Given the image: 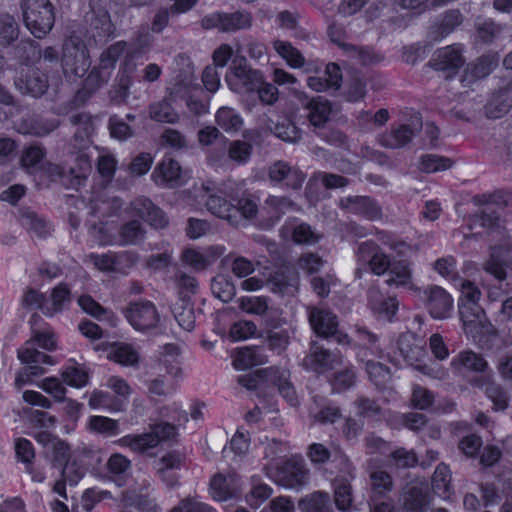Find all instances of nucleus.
<instances>
[{"instance_id":"50","label":"nucleus","mask_w":512,"mask_h":512,"mask_svg":"<svg viewBox=\"0 0 512 512\" xmlns=\"http://www.w3.org/2000/svg\"><path fill=\"white\" fill-rule=\"evenodd\" d=\"M451 472L449 467L441 463L437 466L433 478L432 487L440 497L448 498L450 494Z\"/></svg>"},{"instance_id":"39","label":"nucleus","mask_w":512,"mask_h":512,"mask_svg":"<svg viewBox=\"0 0 512 512\" xmlns=\"http://www.w3.org/2000/svg\"><path fill=\"white\" fill-rule=\"evenodd\" d=\"M250 483L251 488L246 494L245 500L250 507L256 509L270 498L273 489L258 476L251 477Z\"/></svg>"},{"instance_id":"64","label":"nucleus","mask_w":512,"mask_h":512,"mask_svg":"<svg viewBox=\"0 0 512 512\" xmlns=\"http://www.w3.org/2000/svg\"><path fill=\"white\" fill-rule=\"evenodd\" d=\"M251 152L252 146L240 140L232 141L228 148L229 158L239 164L246 163L251 156Z\"/></svg>"},{"instance_id":"46","label":"nucleus","mask_w":512,"mask_h":512,"mask_svg":"<svg viewBox=\"0 0 512 512\" xmlns=\"http://www.w3.org/2000/svg\"><path fill=\"white\" fill-rule=\"evenodd\" d=\"M358 358L360 361L365 362V369L370 380L377 386L385 385L390 379V371L379 362L371 359H366V351L359 352Z\"/></svg>"},{"instance_id":"20","label":"nucleus","mask_w":512,"mask_h":512,"mask_svg":"<svg viewBox=\"0 0 512 512\" xmlns=\"http://www.w3.org/2000/svg\"><path fill=\"white\" fill-rule=\"evenodd\" d=\"M358 260L368 264L376 275L384 274L390 266L388 257L379 251L378 246L371 241L360 244L358 248Z\"/></svg>"},{"instance_id":"25","label":"nucleus","mask_w":512,"mask_h":512,"mask_svg":"<svg viewBox=\"0 0 512 512\" xmlns=\"http://www.w3.org/2000/svg\"><path fill=\"white\" fill-rule=\"evenodd\" d=\"M180 93L177 88L171 89L168 96L149 107L150 118L160 123L174 124L179 121V113L173 106L174 95Z\"/></svg>"},{"instance_id":"48","label":"nucleus","mask_w":512,"mask_h":512,"mask_svg":"<svg viewBox=\"0 0 512 512\" xmlns=\"http://www.w3.org/2000/svg\"><path fill=\"white\" fill-rule=\"evenodd\" d=\"M269 282L274 292H288L296 288L298 277L296 273L289 271L287 268H281L271 276Z\"/></svg>"},{"instance_id":"62","label":"nucleus","mask_w":512,"mask_h":512,"mask_svg":"<svg viewBox=\"0 0 512 512\" xmlns=\"http://www.w3.org/2000/svg\"><path fill=\"white\" fill-rule=\"evenodd\" d=\"M62 377L66 384L76 388L83 387L88 381L87 372L75 365L67 366L62 372Z\"/></svg>"},{"instance_id":"18","label":"nucleus","mask_w":512,"mask_h":512,"mask_svg":"<svg viewBox=\"0 0 512 512\" xmlns=\"http://www.w3.org/2000/svg\"><path fill=\"white\" fill-rule=\"evenodd\" d=\"M308 471L302 460L290 459L277 472V481L285 488H298L306 483Z\"/></svg>"},{"instance_id":"22","label":"nucleus","mask_w":512,"mask_h":512,"mask_svg":"<svg viewBox=\"0 0 512 512\" xmlns=\"http://www.w3.org/2000/svg\"><path fill=\"white\" fill-rule=\"evenodd\" d=\"M56 119H45L39 115H27L16 124L19 133L33 136H46L58 127Z\"/></svg>"},{"instance_id":"34","label":"nucleus","mask_w":512,"mask_h":512,"mask_svg":"<svg viewBox=\"0 0 512 512\" xmlns=\"http://www.w3.org/2000/svg\"><path fill=\"white\" fill-rule=\"evenodd\" d=\"M504 266L512 267V257L507 256L504 249L495 248L492 250L490 258L485 262L483 268L496 279L504 280L506 278Z\"/></svg>"},{"instance_id":"43","label":"nucleus","mask_w":512,"mask_h":512,"mask_svg":"<svg viewBox=\"0 0 512 512\" xmlns=\"http://www.w3.org/2000/svg\"><path fill=\"white\" fill-rule=\"evenodd\" d=\"M215 119L217 125L227 133H235L239 131L244 124L241 115L229 107L219 108Z\"/></svg>"},{"instance_id":"17","label":"nucleus","mask_w":512,"mask_h":512,"mask_svg":"<svg viewBox=\"0 0 512 512\" xmlns=\"http://www.w3.org/2000/svg\"><path fill=\"white\" fill-rule=\"evenodd\" d=\"M225 251V247L221 245L203 249L187 248L182 253V261L195 270H204L217 261Z\"/></svg>"},{"instance_id":"31","label":"nucleus","mask_w":512,"mask_h":512,"mask_svg":"<svg viewBox=\"0 0 512 512\" xmlns=\"http://www.w3.org/2000/svg\"><path fill=\"white\" fill-rule=\"evenodd\" d=\"M70 303L71 292L69 287L64 283H60L53 288L50 299L46 298L42 312L47 316H53L56 313L62 312Z\"/></svg>"},{"instance_id":"3","label":"nucleus","mask_w":512,"mask_h":512,"mask_svg":"<svg viewBox=\"0 0 512 512\" xmlns=\"http://www.w3.org/2000/svg\"><path fill=\"white\" fill-rule=\"evenodd\" d=\"M20 8L26 28L36 38L42 39L52 30L55 11L49 0H21Z\"/></svg>"},{"instance_id":"41","label":"nucleus","mask_w":512,"mask_h":512,"mask_svg":"<svg viewBox=\"0 0 512 512\" xmlns=\"http://www.w3.org/2000/svg\"><path fill=\"white\" fill-rule=\"evenodd\" d=\"M413 136L414 131L408 125H401L389 133L381 135L379 142L384 147L396 149L410 142Z\"/></svg>"},{"instance_id":"30","label":"nucleus","mask_w":512,"mask_h":512,"mask_svg":"<svg viewBox=\"0 0 512 512\" xmlns=\"http://www.w3.org/2000/svg\"><path fill=\"white\" fill-rule=\"evenodd\" d=\"M342 80L340 68L335 63H329L321 76H310L307 79L309 88L316 92H322L329 88L338 89Z\"/></svg>"},{"instance_id":"59","label":"nucleus","mask_w":512,"mask_h":512,"mask_svg":"<svg viewBox=\"0 0 512 512\" xmlns=\"http://www.w3.org/2000/svg\"><path fill=\"white\" fill-rule=\"evenodd\" d=\"M459 289L461 296L458 306H480L481 291L474 283L468 280L461 281Z\"/></svg>"},{"instance_id":"38","label":"nucleus","mask_w":512,"mask_h":512,"mask_svg":"<svg viewBox=\"0 0 512 512\" xmlns=\"http://www.w3.org/2000/svg\"><path fill=\"white\" fill-rule=\"evenodd\" d=\"M181 465L182 457L175 453H169L157 463V472L168 486L173 487L177 484V476L172 470L179 469Z\"/></svg>"},{"instance_id":"36","label":"nucleus","mask_w":512,"mask_h":512,"mask_svg":"<svg viewBox=\"0 0 512 512\" xmlns=\"http://www.w3.org/2000/svg\"><path fill=\"white\" fill-rule=\"evenodd\" d=\"M118 444L130 448L134 452L143 453L158 445V437L151 432L126 435L118 440Z\"/></svg>"},{"instance_id":"45","label":"nucleus","mask_w":512,"mask_h":512,"mask_svg":"<svg viewBox=\"0 0 512 512\" xmlns=\"http://www.w3.org/2000/svg\"><path fill=\"white\" fill-rule=\"evenodd\" d=\"M117 168L115 156L105 149H98V178L101 183L108 184L112 181ZM100 179H98V184Z\"/></svg>"},{"instance_id":"29","label":"nucleus","mask_w":512,"mask_h":512,"mask_svg":"<svg viewBox=\"0 0 512 512\" xmlns=\"http://www.w3.org/2000/svg\"><path fill=\"white\" fill-rule=\"evenodd\" d=\"M267 379L277 386L279 393L291 405L298 404V397L295 388L289 381L290 374L288 370L269 368L264 371Z\"/></svg>"},{"instance_id":"47","label":"nucleus","mask_w":512,"mask_h":512,"mask_svg":"<svg viewBox=\"0 0 512 512\" xmlns=\"http://www.w3.org/2000/svg\"><path fill=\"white\" fill-rule=\"evenodd\" d=\"M386 283L389 286L412 289V274L409 266L404 263L393 264L388 272Z\"/></svg>"},{"instance_id":"12","label":"nucleus","mask_w":512,"mask_h":512,"mask_svg":"<svg viewBox=\"0 0 512 512\" xmlns=\"http://www.w3.org/2000/svg\"><path fill=\"white\" fill-rule=\"evenodd\" d=\"M98 351H101L108 360L125 367H137L141 360L139 351L131 344L114 342L98 343Z\"/></svg>"},{"instance_id":"35","label":"nucleus","mask_w":512,"mask_h":512,"mask_svg":"<svg viewBox=\"0 0 512 512\" xmlns=\"http://www.w3.org/2000/svg\"><path fill=\"white\" fill-rule=\"evenodd\" d=\"M266 362V356L258 349L244 347L238 349L233 356V366L237 370H246Z\"/></svg>"},{"instance_id":"21","label":"nucleus","mask_w":512,"mask_h":512,"mask_svg":"<svg viewBox=\"0 0 512 512\" xmlns=\"http://www.w3.org/2000/svg\"><path fill=\"white\" fill-rule=\"evenodd\" d=\"M240 481L235 473L217 474L210 482V495L216 501H226L237 495Z\"/></svg>"},{"instance_id":"33","label":"nucleus","mask_w":512,"mask_h":512,"mask_svg":"<svg viewBox=\"0 0 512 512\" xmlns=\"http://www.w3.org/2000/svg\"><path fill=\"white\" fill-rule=\"evenodd\" d=\"M19 222L28 232L40 238H45L51 231L50 224L30 209L20 211Z\"/></svg>"},{"instance_id":"19","label":"nucleus","mask_w":512,"mask_h":512,"mask_svg":"<svg viewBox=\"0 0 512 512\" xmlns=\"http://www.w3.org/2000/svg\"><path fill=\"white\" fill-rule=\"evenodd\" d=\"M268 175L271 182H283L285 186L292 189H299L305 180V175L298 168L284 161L273 163L269 167Z\"/></svg>"},{"instance_id":"27","label":"nucleus","mask_w":512,"mask_h":512,"mask_svg":"<svg viewBox=\"0 0 512 512\" xmlns=\"http://www.w3.org/2000/svg\"><path fill=\"white\" fill-rule=\"evenodd\" d=\"M430 63L439 71H456L464 64V59L459 47L447 46L435 52Z\"/></svg>"},{"instance_id":"2","label":"nucleus","mask_w":512,"mask_h":512,"mask_svg":"<svg viewBox=\"0 0 512 512\" xmlns=\"http://www.w3.org/2000/svg\"><path fill=\"white\" fill-rule=\"evenodd\" d=\"M185 202L187 206L194 209L206 206L207 210L216 217L227 220L233 225L238 224V209L236 206L228 203L222 196L213 193L208 185L194 187L193 191L185 193Z\"/></svg>"},{"instance_id":"40","label":"nucleus","mask_w":512,"mask_h":512,"mask_svg":"<svg viewBox=\"0 0 512 512\" xmlns=\"http://www.w3.org/2000/svg\"><path fill=\"white\" fill-rule=\"evenodd\" d=\"M273 48L289 67L299 69L304 66V56L297 48L292 46L290 42L275 40L273 42Z\"/></svg>"},{"instance_id":"51","label":"nucleus","mask_w":512,"mask_h":512,"mask_svg":"<svg viewBox=\"0 0 512 512\" xmlns=\"http://www.w3.org/2000/svg\"><path fill=\"white\" fill-rule=\"evenodd\" d=\"M299 508L302 512H329L330 498L328 494L315 492L302 499Z\"/></svg>"},{"instance_id":"11","label":"nucleus","mask_w":512,"mask_h":512,"mask_svg":"<svg viewBox=\"0 0 512 512\" xmlns=\"http://www.w3.org/2000/svg\"><path fill=\"white\" fill-rule=\"evenodd\" d=\"M34 439L44 448V454L54 467H62L70 457L68 444L48 431H39Z\"/></svg>"},{"instance_id":"4","label":"nucleus","mask_w":512,"mask_h":512,"mask_svg":"<svg viewBox=\"0 0 512 512\" xmlns=\"http://www.w3.org/2000/svg\"><path fill=\"white\" fill-rule=\"evenodd\" d=\"M398 347L400 354L408 365L430 378L439 380L446 378L447 372L440 364L434 361L424 362L427 357L424 344L414 335H402L399 339Z\"/></svg>"},{"instance_id":"5","label":"nucleus","mask_w":512,"mask_h":512,"mask_svg":"<svg viewBox=\"0 0 512 512\" xmlns=\"http://www.w3.org/2000/svg\"><path fill=\"white\" fill-rule=\"evenodd\" d=\"M61 62L63 72L69 78L73 76L82 78L86 75L90 77L96 69L93 67L90 70L91 60L86 44L80 37L75 35L65 40Z\"/></svg>"},{"instance_id":"7","label":"nucleus","mask_w":512,"mask_h":512,"mask_svg":"<svg viewBox=\"0 0 512 512\" xmlns=\"http://www.w3.org/2000/svg\"><path fill=\"white\" fill-rule=\"evenodd\" d=\"M18 358L21 362L28 364L24 372L19 373L15 378V385L18 388L24 386L32 377L45 373L42 365H54V359L44 352L35 349L32 341H27L25 345L18 350Z\"/></svg>"},{"instance_id":"55","label":"nucleus","mask_w":512,"mask_h":512,"mask_svg":"<svg viewBox=\"0 0 512 512\" xmlns=\"http://www.w3.org/2000/svg\"><path fill=\"white\" fill-rule=\"evenodd\" d=\"M19 35V28L16 20L11 15L0 17V44L8 46L13 43Z\"/></svg>"},{"instance_id":"61","label":"nucleus","mask_w":512,"mask_h":512,"mask_svg":"<svg viewBox=\"0 0 512 512\" xmlns=\"http://www.w3.org/2000/svg\"><path fill=\"white\" fill-rule=\"evenodd\" d=\"M239 308L254 315H263L268 310L267 300L263 297L248 296L238 299Z\"/></svg>"},{"instance_id":"24","label":"nucleus","mask_w":512,"mask_h":512,"mask_svg":"<svg viewBox=\"0 0 512 512\" xmlns=\"http://www.w3.org/2000/svg\"><path fill=\"white\" fill-rule=\"evenodd\" d=\"M343 362L342 356L329 352L323 348L313 347L308 356L304 358V366L317 372L334 369Z\"/></svg>"},{"instance_id":"54","label":"nucleus","mask_w":512,"mask_h":512,"mask_svg":"<svg viewBox=\"0 0 512 512\" xmlns=\"http://www.w3.org/2000/svg\"><path fill=\"white\" fill-rule=\"evenodd\" d=\"M351 204V210L359 213L370 220L380 218L381 210L377 204L367 197H355L349 200Z\"/></svg>"},{"instance_id":"8","label":"nucleus","mask_w":512,"mask_h":512,"mask_svg":"<svg viewBox=\"0 0 512 512\" xmlns=\"http://www.w3.org/2000/svg\"><path fill=\"white\" fill-rule=\"evenodd\" d=\"M125 317L135 330L141 332L156 328L160 322V314L150 301L130 303Z\"/></svg>"},{"instance_id":"58","label":"nucleus","mask_w":512,"mask_h":512,"mask_svg":"<svg viewBox=\"0 0 512 512\" xmlns=\"http://www.w3.org/2000/svg\"><path fill=\"white\" fill-rule=\"evenodd\" d=\"M452 166V161L438 155H425L421 157L419 169L426 173L444 171Z\"/></svg>"},{"instance_id":"60","label":"nucleus","mask_w":512,"mask_h":512,"mask_svg":"<svg viewBox=\"0 0 512 512\" xmlns=\"http://www.w3.org/2000/svg\"><path fill=\"white\" fill-rule=\"evenodd\" d=\"M170 512H217L213 507L202 502L198 497H186L181 499Z\"/></svg>"},{"instance_id":"28","label":"nucleus","mask_w":512,"mask_h":512,"mask_svg":"<svg viewBox=\"0 0 512 512\" xmlns=\"http://www.w3.org/2000/svg\"><path fill=\"white\" fill-rule=\"evenodd\" d=\"M369 307L372 312L381 319L391 320L397 310L398 301L394 297H385L376 288L368 291Z\"/></svg>"},{"instance_id":"53","label":"nucleus","mask_w":512,"mask_h":512,"mask_svg":"<svg viewBox=\"0 0 512 512\" xmlns=\"http://www.w3.org/2000/svg\"><path fill=\"white\" fill-rule=\"evenodd\" d=\"M145 230L141 223L132 220L121 227L119 241L122 245L137 244L144 239Z\"/></svg>"},{"instance_id":"52","label":"nucleus","mask_w":512,"mask_h":512,"mask_svg":"<svg viewBox=\"0 0 512 512\" xmlns=\"http://www.w3.org/2000/svg\"><path fill=\"white\" fill-rule=\"evenodd\" d=\"M173 314L179 326L186 331H191L195 325V314L192 306L181 299L173 306Z\"/></svg>"},{"instance_id":"57","label":"nucleus","mask_w":512,"mask_h":512,"mask_svg":"<svg viewBox=\"0 0 512 512\" xmlns=\"http://www.w3.org/2000/svg\"><path fill=\"white\" fill-rule=\"evenodd\" d=\"M124 503L126 507L135 508L143 512H158L159 507L153 499H150L148 495L127 493L124 496Z\"/></svg>"},{"instance_id":"16","label":"nucleus","mask_w":512,"mask_h":512,"mask_svg":"<svg viewBox=\"0 0 512 512\" xmlns=\"http://www.w3.org/2000/svg\"><path fill=\"white\" fill-rule=\"evenodd\" d=\"M151 177L158 186L165 188H174L185 182V174L179 163L171 158H164L158 163Z\"/></svg>"},{"instance_id":"13","label":"nucleus","mask_w":512,"mask_h":512,"mask_svg":"<svg viewBox=\"0 0 512 512\" xmlns=\"http://www.w3.org/2000/svg\"><path fill=\"white\" fill-rule=\"evenodd\" d=\"M129 216H136L155 228L167 225V219L160 208L146 197H138L130 202L125 209Z\"/></svg>"},{"instance_id":"32","label":"nucleus","mask_w":512,"mask_h":512,"mask_svg":"<svg viewBox=\"0 0 512 512\" xmlns=\"http://www.w3.org/2000/svg\"><path fill=\"white\" fill-rule=\"evenodd\" d=\"M308 119L314 127H323L331 118L333 113L332 104L321 97L312 99L307 104Z\"/></svg>"},{"instance_id":"56","label":"nucleus","mask_w":512,"mask_h":512,"mask_svg":"<svg viewBox=\"0 0 512 512\" xmlns=\"http://www.w3.org/2000/svg\"><path fill=\"white\" fill-rule=\"evenodd\" d=\"M222 20V32H234L251 26V17L244 12L222 13Z\"/></svg>"},{"instance_id":"15","label":"nucleus","mask_w":512,"mask_h":512,"mask_svg":"<svg viewBox=\"0 0 512 512\" xmlns=\"http://www.w3.org/2000/svg\"><path fill=\"white\" fill-rule=\"evenodd\" d=\"M16 89L24 95L41 97L48 89L47 75L39 69L28 68L22 71L14 81Z\"/></svg>"},{"instance_id":"42","label":"nucleus","mask_w":512,"mask_h":512,"mask_svg":"<svg viewBox=\"0 0 512 512\" xmlns=\"http://www.w3.org/2000/svg\"><path fill=\"white\" fill-rule=\"evenodd\" d=\"M42 321L41 317L37 314H33L29 320L31 325V329L33 331V336L29 341L32 343H36L39 347L52 351L56 348V339L53 332L41 329L38 327V324Z\"/></svg>"},{"instance_id":"44","label":"nucleus","mask_w":512,"mask_h":512,"mask_svg":"<svg viewBox=\"0 0 512 512\" xmlns=\"http://www.w3.org/2000/svg\"><path fill=\"white\" fill-rule=\"evenodd\" d=\"M126 51V56L130 60L136 59L139 55V51L130 48L126 49L125 42H117L111 45L106 51H104L101 55L100 65L102 68H112L115 65L117 59Z\"/></svg>"},{"instance_id":"37","label":"nucleus","mask_w":512,"mask_h":512,"mask_svg":"<svg viewBox=\"0 0 512 512\" xmlns=\"http://www.w3.org/2000/svg\"><path fill=\"white\" fill-rule=\"evenodd\" d=\"M160 363L165 367L167 374L178 378L182 375L180 349L175 344H166L161 348Z\"/></svg>"},{"instance_id":"9","label":"nucleus","mask_w":512,"mask_h":512,"mask_svg":"<svg viewBox=\"0 0 512 512\" xmlns=\"http://www.w3.org/2000/svg\"><path fill=\"white\" fill-rule=\"evenodd\" d=\"M309 322L317 335L325 338L335 336L338 344H350L349 336L346 333L337 330V317L330 311L319 308L310 309Z\"/></svg>"},{"instance_id":"10","label":"nucleus","mask_w":512,"mask_h":512,"mask_svg":"<svg viewBox=\"0 0 512 512\" xmlns=\"http://www.w3.org/2000/svg\"><path fill=\"white\" fill-rule=\"evenodd\" d=\"M280 236L286 242L296 245L312 246L317 244L322 235L309 224L296 218L288 219L280 229Z\"/></svg>"},{"instance_id":"49","label":"nucleus","mask_w":512,"mask_h":512,"mask_svg":"<svg viewBox=\"0 0 512 512\" xmlns=\"http://www.w3.org/2000/svg\"><path fill=\"white\" fill-rule=\"evenodd\" d=\"M371 496L370 498H383L392 491L393 482L391 476L382 470L373 471L370 474Z\"/></svg>"},{"instance_id":"63","label":"nucleus","mask_w":512,"mask_h":512,"mask_svg":"<svg viewBox=\"0 0 512 512\" xmlns=\"http://www.w3.org/2000/svg\"><path fill=\"white\" fill-rule=\"evenodd\" d=\"M270 130L274 131V134L282 139L283 141L295 143L301 138L300 130L290 121L283 124H277L274 127L267 125Z\"/></svg>"},{"instance_id":"1","label":"nucleus","mask_w":512,"mask_h":512,"mask_svg":"<svg viewBox=\"0 0 512 512\" xmlns=\"http://www.w3.org/2000/svg\"><path fill=\"white\" fill-rule=\"evenodd\" d=\"M71 122L76 126L73 139L74 147L79 150L78 155L75 157L76 165L68 168L55 166L52 172H55L59 177L66 175L71 177L70 185L77 187L87 178L91 171L90 158L84 151L93 143L92 137L95 127L93 117L84 112L72 115Z\"/></svg>"},{"instance_id":"23","label":"nucleus","mask_w":512,"mask_h":512,"mask_svg":"<svg viewBox=\"0 0 512 512\" xmlns=\"http://www.w3.org/2000/svg\"><path fill=\"white\" fill-rule=\"evenodd\" d=\"M465 334L475 337L480 334L488 320L481 306H458Z\"/></svg>"},{"instance_id":"26","label":"nucleus","mask_w":512,"mask_h":512,"mask_svg":"<svg viewBox=\"0 0 512 512\" xmlns=\"http://www.w3.org/2000/svg\"><path fill=\"white\" fill-rule=\"evenodd\" d=\"M457 374L465 372H484L488 368L487 361L478 353L465 350L454 356L450 363Z\"/></svg>"},{"instance_id":"14","label":"nucleus","mask_w":512,"mask_h":512,"mask_svg":"<svg viewBox=\"0 0 512 512\" xmlns=\"http://www.w3.org/2000/svg\"><path fill=\"white\" fill-rule=\"evenodd\" d=\"M426 307L434 319L450 317L454 300L452 296L440 286H430L424 290Z\"/></svg>"},{"instance_id":"6","label":"nucleus","mask_w":512,"mask_h":512,"mask_svg":"<svg viewBox=\"0 0 512 512\" xmlns=\"http://www.w3.org/2000/svg\"><path fill=\"white\" fill-rule=\"evenodd\" d=\"M263 75L260 70L251 68L245 57L236 56L225 79L232 91L239 94H251L262 83Z\"/></svg>"}]
</instances>
